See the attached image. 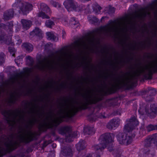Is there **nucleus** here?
Segmentation results:
<instances>
[{"instance_id":"obj_1","label":"nucleus","mask_w":157,"mask_h":157,"mask_svg":"<svg viewBox=\"0 0 157 157\" xmlns=\"http://www.w3.org/2000/svg\"><path fill=\"white\" fill-rule=\"evenodd\" d=\"M26 64L32 67L31 68H25L22 71L18 72L17 70L9 73L10 77L9 78H27L30 75L31 69H35L38 70L44 71L51 70L54 67L52 64L46 56H43L39 59L37 63L34 65V60L30 56L26 57Z\"/></svg>"},{"instance_id":"obj_2","label":"nucleus","mask_w":157,"mask_h":157,"mask_svg":"<svg viewBox=\"0 0 157 157\" xmlns=\"http://www.w3.org/2000/svg\"><path fill=\"white\" fill-rule=\"evenodd\" d=\"M12 9L5 11L3 14L4 19L9 20L12 18L14 14L20 13L21 12L24 14H26L32 10V6L27 2H24L21 0H16L12 5Z\"/></svg>"},{"instance_id":"obj_3","label":"nucleus","mask_w":157,"mask_h":157,"mask_svg":"<svg viewBox=\"0 0 157 157\" xmlns=\"http://www.w3.org/2000/svg\"><path fill=\"white\" fill-rule=\"evenodd\" d=\"M126 122L124 129V131L125 132L119 133L116 137L120 144L128 145L132 143V138L130 136H128L126 132H129L132 130L135 126L139 124V122L135 117H131Z\"/></svg>"},{"instance_id":"obj_4","label":"nucleus","mask_w":157,"mask_h":157,"mask_svg":"<svg viewBox=\"0 0 157 157\" xmlns=\"http://www.w3.org/2000/svg\"><path fill=\"white\" fill-rule=\"evenodd\" d=\"M108 87L112 90H129L137 85L138 79H109Z\"/></svg>"},{"instance_id":"obj_5","label":"nucleus","mask_w":157,"mask_h":157,"mask_svg":"<svg viewBox=\"0 0 157 157\" xmlns=\"http://www.w3.org/2000/svg\"><path fill=\"white\" fill-rule=\"evenodd\" d=\"M20 113L21 111L18 109L16 111L5 110L2 112L7 123L12 128H15L20 122L21 119L24 120V115H21Z\"/></svg>"},{"instance_id":"obj_6","label":"nucleus","mask_w":157,"mask_h":157,"mask_svg":"<svg viewBox=\"0 0 157 157\" xmlns=\"http://www.w3.org/2000/svg\"><path fill=\"white\" fill-rule=\"evenodd\" d=\"M83 99L80 101H76L75 103L76 105L74 106V109L76 112L78 109H86L87 106L89 104H96L101 100V98L99 96L95 94L92 95H88L87 96L83 95Z\"/></svg>"},{"instance_id":"obj_7","label":"nucleus","mask_w":157,"mask_h":157,"mask_svg":"<svg viewBox=\"0 0 157 157\" xmlns=\"http://www.w3.org/2000/svg\"><path fill=\"white\" fill-rule=\"evenodd\" d=\"M114 135L109 133H106L101 135L99 138L100 143L95 145L93 148L96 151L99 150L101 152L109 144L113 141Z\"/></svg>"},{"instance_id":"obj_8","label":"nucleus","mask_w":157,"mask_h":157,"mask_svg":"<svg viewBox=\"0 0 157 157\" xmlns=\"http://www.w3.org/2000/svg\"><path fill=\"white\" fill-rule=\"evenodd\" d=\"M95 41L94 36H89L85 40L76 41L74 45V48L77 52H80L82 49L87 48L90 45L94 44Z\"/></svg>"},{"instance_id":"obj_9","label":"nucleus","mask_w":157,"mask_h":157,"mask_svg":"<svg viewBox=\"0 0 157 157\" xmlns=\"http://www.w3.org/2000/svg\"><path fill=\"white\" fill-rule=\"evenodd\" d=\"M59 132L61 134L65 135L66 141L69 142L72 141L71 139L72 137H77L79 134V132L77 131L72 133L71 128L67 126L61 127L59 129Z\"/></svg>"},{"instance_id":"obj_10","label":"nucleus","mask_w":157,"mask_h":157,"mask_svg":"<svg viewBox=\"0 0 157 157\" xmlns=\"http://www.w3.org/2000/svg\"><path fill=\"white\" fill-rule=\"evenodd\" d=\"M148 105H146L145 107L144 110L140 108L138 112L142 115H144L145 113L147 116L151 118H154L157 114V105L153 104L151 105L150 109H148Z\"/></svg>"},{"instance_id":"obj_11","label":"nucleus","mask_w":157,"mask_h":157,"mask_svg":"<svg viewBox=\"0 0 157 157\" xmlns=\"http://www.w3.org/2000/svg\"><path fill=\"white\" fill-rule=\"evenodd\" d=\"M63 5L68 11L74 10L77 6V3L74 0H66L63 2Z\"/></svg>"},{"instance_id":"obj_12","label":"nucleus","mask_w":157,"mask_h":157,"mask_svg":"<svg viewBox=\"0 0 157 157\" xmlns=\"http://www.w3.org/2000/svg\"><path fill=\"white\" fill-rule=\"evenodd\" d=\"M157 142V134H153L148 136L144 141V146L146 147L150 146L152 144Z\"/></svg>"},{"instance_id":"obj_13","label":"nucleus","mask_w":157,"mask_h":157,"mask_svg":"<svg viewBox=\"0 0 157 157\" xmlns=\"http://www.w3.org/2000/svg\"><path fill=\"white\" fill-rule=\"evenodd\" d=\"M120 121V120L119 118L113 119L107 124V127L110 129H115L119 125Z\"/></svg>"},{"instance_id":"obj_14","label":"nucleus","mask_w":157,"mask_h":157,"mask_svg":"<svg viewBox=\"0 0 157 157\" xmlns=\"http://www.w3.org/2000/svg\"><path fill=\"white\" fill-rule=\"evenodd\" d=\"M13 24L12 22H10L7 24L6 25H5L3 23L0 24V31H1L3 29H5L7 30V31L10 34L12 33L13 32ZM10 36H11V35L10 34Z\"/></svg>"},{"instance_id":"obj_15","label":"nucleus","mask_w":157,"mask_h":157,"mask_svg":"<svg viewBox=\"0 0 157 157\" xmlns=\"http://www.w3.org/2000/svg\"><path fill=\"white\" fill-rule=\"evenodd\" d=\"M62 154L66 157H72L73 153L72 149L69 146L64 147L61 151Z\"/></svg>"},{"instance_id":"obj_16","label":"nucleus","mask_w":157,"mask_h":157,"mask_svg":"<svg viewBox=\"0 0 157 157\" xmlns=\"http://www.w3.org/2000/svg\"><path fill=\"white\" fill-rule=\"evenodd\" d=\"M136 67H133V69L135 71H134V73L135 74H140L145 72V70L148 68V66L146 65L145 66H142L140 65L137 66L136 65Z\"/></svg>"},{"instance_id":"obj_17","label":"nucleus","mask_w":157,"mask_h":157,"mask_svg":"<svg viewBox=\"0 0 157 157\" xmlns=\"http://www.w3.org/2000/svg\"><path fill=\"white\" fill-rule=\"evenodd\" d=\"M97 118H106V117L101 113H100L99 114H96V115L92 114L88 117V119L89 121L92 122L95 121L97 119Z\"/></svg>"},{"instance_id":"obj_18","label":"nucleus","mask_w":157,"mask_h":157,"mask_svg":"<svg viewBox=\"0 0 157 157\" xmlns=\"http://www.w3.org/2000/svg\"><path fill=\"white\" fill-rule=\"evenodd\" d=\"M76 9L75 10L76 11L79 12L85 11V12L86 13H89L90 12V9L89 5L84 6L83 5H81L79 6H78L77 4V6L76 7Z\"/></svg>"},{"instance_id":"obj_19","label":"nucleus","mask_w":157,"mask_h":157,"mask_svg":"<svg viewBox=\"0 0 157 157\" xmlns=\"http://www.w3.org/2000/svg\"><path fill=\"white\" fill-rule=\"evenodd\" d=\"M150 13L147 11L144 10V11H141L140 13L137 14L136 17L142 20L147 15L150 16Z\"/></svg>"},{"instance_id":"obj_20","label":"nucleus","mask_w":157,"mask_h":157,"mask_svg":"<svg viewBox=\"0 0 157 157\" xmlns=\"http://www.w3.org/2000/svg\"><path fill=\"white\" fill-rule=\"evenodd\" d=\"M42 32L41 30L38 28L36 27L30 33V35L33 37L36 36L39 37L42 36Z\"/></svg>"},{"instance_id":"obj_21","label":"nucleus","mask_w":157,"mask_h":157,"mask_svg":"<svg viewBox=\"0 0 157 157\" xmlns=\"http://www.w3.org/2000/svg\"><path fill=\"white\" fill-rule=\"evenodd\" d=\"M24 29L27 30L30 27L32 22L31 21L25 19H22L21 21Z\"/></svg>"},{"instance_id":"obj_22","label":"nucleus","mask_w":157,"mask_h":157,"mask_svg":"<svg viewBox=\"0 0 157 157\" xmlns=\"http://www.w3.org/2000/svg\"><path fill=\"white\" fill-rule=\"evenodd\" d=\"M95 130L93 127L87 126L84 128L83 132L85 134L90 135L95 133Z\"/></svg>"},{"instance_id":"obj_23","label":"nucleus","mask_w":157,"mask_h":157,"mask_svg":"<svg viewBox=\"0 0 157 157\" xmlns=\"http://www.w3.org/2000/svg\"><path fill=\"white\" fill-rule=\"evenodd\" d=\"M76 146L77 150L78 151L83 150L85 147V141L83 140H80Z\"/></svg>"},{"instance_id":"obj_24","label":"nucleus","mask_w":157,"mask_h":157,"mask_svg":"<svg viewBox=\"0 0 157 157\" xmlns=\"http://www.w3.org/2000/svg\"><path fill=\"white\" fill-rule=\"evenodd\" d=\"M69 24L73 28H76L79 25L78 21L74 17H72L70 21Z\"/></svg>"},{"instance_id":"obj_25","label":"nucleus","mask_w":157,"mask_h":157,"mask_svg":"<svg viewBox=\"0 0 157 157\" xmlns=\"http://www.w3.org/2000/svg\"><path fill=\"white\" fill-rule=\"evenodd\" d=\"M144 93H148L152 96H154L156 95V90L151 87H148L147 89L144 91Z\"/></svg>"},{"instance_id":"obj_26","label":"nucleus","mask_w":157,"mask_h":157,"mask_svg":"<svg viewBox=\"0 0 157 157\" xmlns=\"http://www.w3.org/2000/svg\"><path fill=\"white\" fill-rule=\"evenodd\" d=\"M22 46L28 52H32L33 49V45L29 43H24L22 44Z\"/></svg>"},{"instance_id":"obj_27","label":"nucleus","mask_w":157,"mask_h":157,"mask_svg":"<svg viewBox=\"0 0 157 157\" xmlns=\"http://www.w3.org/2000/svg\"><path fill=\"white\" fill-rule=\"evenodd\" d=\"M46 34L48 39L55 41L57 40V37L52 32H48L46 33Z\"/></svg>"},{"instance_id":"obj_28","label":"nucleus","mask_w":157,"mask_h":157,"mask_svg":"<svg viewBox=\"0 0 157 157\" xmlns=\"http://www.w3.org/2000/svg\"><path fill=\"white\" fill-rule=\"evenodd\" d=\"M40 8L42 10L45 11L47 13H50V8L46 4L44 3L40 4Z\"/></svg>"},{"instance_id":"obj_29","label":"nucleus","mask_w":157,"mask_h":157,"mask_svg":"<svg viewBox=\"0 0 157 157\" xmlns=\"http://www.w3.org/2000/svg\"><path fill=\"white\" fill-rule=\"evenodd\" d=\"M92 8L96 14H100L101 8L96 3L93 5Z\"/></svg>"},{"instance_id":"obj_30","label":"nucleus","mask_w":157,"mask_h":157,"mask_svg":"<svg viewBox=\"0 0 157 157\" xmlns=\"http://www.w3.org/2000/svg\"><path fill=\"white\" fill-rule=\"evenodd\" d=\"M52 124L50 125L51 127H53L55 126L56 127L60 123L59 121L57 118H54V119H52Z\"/></svg>"},{"instance_id":"obj_31","label":"nucleus","mask_w":157,"mask_h":157,"mask_svg":"<svg viewBox=\"0 0 157 157\" xmlns=\"http://www.w3.org/2000/svg\"><path fill=\"white\" fill-rule=\"evenodd\" d=\"M143 93L144 95V98L146 101L149 102L152 101V96L150 94H148V93H144V91Z\"/></svg>"},{"instance_id":"obj_32","label":"nucleus","mask_w":157,"mask_h":157,"mask_svg":"<svg viewBox=\"0 0 157 157\" xmlns=\"http://www.w3.org/2000/svg\"><path fill=\"white\" fill-rule=\"evenodd\" d=\"M108 148L109 151H113V154L115 156H117V155H118V153L119 152V154L120 153V151L119 148L118 149H113L112 147H109Z\"/></svg>"},{"instance_id":"obj_33","label":"nucleus","mask_w":157,"mask_h":157,"mask_svg":"<svg viewBox=\"0 0 157 157\" xmlns=\"http://www.w3.org/2000/svg\"><path fill=\"white\" fill-rule=\"evenodd\" d=\"M115 12V9L114 7H107L105 8V13H107L109 14H111Z\"/></svg>"},{"instance_id":"obj_34","label":"nucleus","mask_w":157,"mask_h":157,"mask_svg":"<svg viewBox=\"0 0 157 157\" xmlns=\"http://www.w3.org/2000/svg\"><path fill=\"white\" fill-rule=\"evenodd\" d=\"M147 130L148 132L157 130V125H153L152 124H150L147 127Z\"/></svg>"},{"instance_id":"obj_35","label":"nucleus","mask_w":157,"mask_h":157,"mask_svg":"<svg viewBox=\"0 0 157 157\" xmlns=\"http://www.w3.org/2000/svg\"><path fill=\"white\" fill-rule=\"evenodd\" d=\"M11 94L9 101L11 103L14 104L16 102V98L13 93H11Z\"/></svg>"},{"instance_id":"obj_36","label":"nucleus","mask_w":157,"mask_h":157,"mask_svg":"<svg viewBox=\"0 0 157 157\" xmlns=\"http://www.w3.org/2000/svg\"><path fill=\"white\" fill-rule=\"evenodd\" d=\"M23 58V56L22 55H20V56H18L16 58V59H15V61L17 64L18 66L20 64V63H21L22 61V59Z\"/></svg>"},{"instance_id":"obj_37","label":"nucleus","mask_w":157,"mask_h":157,"mask_svg":"<svg viewBox=\"0 0 157 157\" xmlns=\"http://www.w3.org/2000/svg\"><path fill=\"white\" fill-rule=\"evenodd\" d=\"M45 24L46 26L49 28H51L54 25V23L53 21L49 20H47L45 23Z\"/></svg>"},{"instance_id":"obj_38","label":"nucleus","mask_w":157,"mask_h":157,"mask_svg":"<svg viewBox=\"0 0 157 157\" xmlns=\"http://www.w3.org/2000/svg\"><path fill=\"white\" fill-rule=\"evenodd\" d=\"M60 70L61 72H64L65 73H68L69 70L68 67L62 64L60 66Z\"/></svg>"},{"instance_id":"obj_39","label":"nucleus","mask_w":157,"mask_h":157,"mask_svg":"<svg viewBox=\"0 0 157 157\" xmlns=\"http://www.w3.org/2000/svg\"><path fill=\"white\" fill-rule=\"evenodd\" d=\"M39 17H41L42 18L48 19L49 18V17L44 12H40L38 13Z\"/></svg>"},{"instance_id":"obj_40","label":"nucleus","mask_w":157,"mask_h":157,"mask_svg":"<svg viewBox=\"0 0 157 157\" xmlns=\"http://www.w3.org/2000/svg\"><path fill=\"white\" fill-rule=\"evenodd\" d=\"M144 153L147 155L151 154V155H152L154 154V152L153 151L152 152V151H151L150 150L149 148L146 147L144 149Z\"/></svg>"},{"instance_id":"obj_41","label":"nucleus","mask_w":157,"mask_h":157,"mask_svg":"<svg viewBox=\"0 0 157 157\" xmlns=\"http://www.w3.org/2000/svg\"><path fill=\"white\" fill-rule=\"evenodd\" d=\"M50 3L51 5L55 7L59 8L61 7V5L59 3L54 1H51Z\"/></svg>"},{"instance_id":"obj_42","label":"nucleus","mask_w":157,"mask_h":157,"mask_svg":"<svg viewBox=\"0 0 157 157\" xmlns=\"http://www.w3.org/2000/svg\"><path fill=\"white\" fill-rule=\"evenodd\" d=\"M88 20L90 21L97 22L98 21V19L95 17L89 16L88 17Z\"/></svg>"},{"instance_id":"obj_43","label":"nucleus","mask_w":157,"mask_h":157,"mask_svg":"<svg viewBox=\"0 0 157 157\" xmlns=\"http://www.w3.org/2000/svg\"><path fill=\"white\" fill-rule=\"evenodd\" d=\"M8 50L12 56H14L16 53L15 49L13 48L10 47L8 48Z\"/></svg>"},{"instance_id":"obj_44","label":"nucleus","mask_w":157,"mask_h":157,"mask_svg":"<svg viewBox=\"0 0 157 157\" xmlns=\"http://www.w3.org/2000/svg\"><path fill=\"white\" fill-rule=\"evenodd\" d=\"M5 56L4 54L1 52L0 54V64L3 63L4 62Z\"/></svg>"},{"instance_id":"obj_45","label":"nucleus","mask_w":157,"mask_h":157,"mask_svg":"<svg viewBox=\"0 0 157 157\" xmlns=\"http://www.w3.org/2000/svg\"><path fill=\"white\" fill-rule=\"evenodd\" d=\"M14 38L15 39V42H16V44L19 45L21 44L22 41L18 36H14Z\"/></svg>"},{"instance_id":"obj_46","label":"nucleus","mask_w":157,"mask_h":157,"mask_svg":"<svg viewBox=\"0 0 157 157\" xmlns=\"http://www.w3.org/2000/svg\"><path fill=\"white\" fill-rule=\"evenodd\" d=\"M0 40L6 41V35L4 33L0 34Z\"/></svg>"},{"instance_id":"obj_47","label":"nucleus","mask_w":157,"mask_h":157,"mask_svg":"<svg viewBox=\"0 0 157 157\" xmlns=\"http://www.w3.org/2000/svg\"><path fill=\"white\" fill-rule=\"evenodd\" d=\"M37 120L35 118H34L33 120H29V123L31 124H34L37 121Z\"/></svg>"},{"instance_id":"obj_48","label":"nucleus","mask_w":157,"mask_h":157,"mask_svg":"<svg viewBox=\"0 0 157 157\" xmlns=\"http://www.w3.org/2000/svg\"><path fill=\"white\" fill-rule=\"evenodd\" d=\"M49 57L53 60L56 58V56H55V54L53 52L51 55H49Z\"/></svg>"},{"instance_id":"obj_49","label":"nucleus","mask_w":157,"mask_h":157,"mask_svg":"<svg viewBox=\"0 0 157 157\" xmlns=\"http://www.w3.org/2000/svg\"><path fill=\"white\" fill-rule=\"evenodd\" d=\"M148 80V82H150V83H151L153 80L154 79H140V82H142V83H143L144 82H145V80Z\"/></svg>"},{"instance_id":"obj_50","label":"nucleus","mask_w":157,"mask_h":157,"mask_svg":"<svg viewBox=\"0 0 157 157\" xmlns=\"http://www.w3.org/2000/svg\"><path fill=\"white\" fill-rule=\"evenodd\" d=\"M62 22L65 25L67 24V17H65L64 19H62Z\"/></svg>"},{"instance_id":"obj_51","label":"nucleus","mask_w":157,"mask_h":157,"mask_svg":"<svg viewBox=\"0 0 157 157\" xmlns=\"http://www.w3.org/2000/svg\"><path fill=\"white\" fill-rule=\"evenodd\" d=\"M113 115L114 116H116L118 115H121V113L120 112H119L118 111H117L114 112Z\"/></svg>"},{"instance_id":"obj_52","label":"nucleus","mask_w":157,"mask_h":157,"mask_svg":"<svg viewBox=\"0 0 157 157\" xmlns=\"http://www.w3.org/2000/svg\"><path fill=\"white\" fill-rule=\"evenodd\" d=\"M62 33V37L63 38H64L65 36L66 35V33H65V31L63 30Z\"/></svg>"},{"instance_id":"obj_53","label":"nucleus","mask_w":157,"mask_h":157,"mask_svg":"<svg viewBox=\"0 0 157 157\" xmlns=\"http://www.w3.org/2000/svg\"><path fill=\"white\" fill-rule=\"evenodd\" d=\"M49 143L47 142V141H45L44 143L43 147H46L49 144Z\"/></svg>"},{"instance_id":"obj_54","label":"nucleus","mask_w":157,"mask_h":157,"mask_svg":"<svg viewBox=\"0 0 157 157\" xmlns=\"http://www.w3.org/2000/svg\"><path fill=\"white\" fill-rule=\"evenodd\" d=\"M4 75L3 73H0V78H3Z\"/></svg>"},{"instance_id":"obj_55","label":"nucleus","mask_w":157,"mask_h":157,"mask_svg":"<svg viewBox=\"0 0 157 157\" xmlns=\"http://www.w3.org/2000/svg\"><path fill=\"white\" fill-rule=\"evenodd\" d=\"M105 31L106 32H109L110 33L111 31V28H109L108 29H106Z\"/></svg>"},{"instance_id":"obj_56","label":"nucleus","mask_w":157,"mask_h":157,"mask_svg":"<svg viewBox=\"0 0 157 157\" xmlns=\"http://www.w3.org/2000/svg\"><path fill=\"white\" fill-rule=\"evenodd\" d=\"M132 21L131 20H128V24H130L131 23H132Z\"/></svg>"},{"instance_id":"obj_57","label":"nucleus","mask_w":157,"mask_h":157,"mask_svg":"<svg viewBox=\"0 0 157 157\" xmlns=\"http://www.w3.org/2000/svg\"><path fill=\"white\" fill-rule=\"evenodd\" d=\"M51 44L50 43H47L45 45V46L47 47L48 46H50V45H51Z\"/></svg>"},{"instance_id":"obj_58","label":"nucleus","mask_w":157,"mask_h":157,"mask_svg":"<svg viewBox=\"0 0 157 157\" xmlns=\"http://www.w3.org/2000/svg\"><path fill=\"white\" fill-rule=\"evenodd\" d=\"M120 154L121 153L119 154V152L118 153V155H117V156H116V157H120Z\"/></svg>"},{"instance_id":"obj_59","label":"nucleus","mask_w":157,"mask_h":157,"mask_svg":"<svg viewBox=\"0 0 157 157\" xmlns=\"http://www.w3.org/2000/svg\"><path fill=\"white\" fill-rule=\"evenodd\" d=\"M105 17H102L101 19V21H102V20L104 19Z\"/></svg>"},{"instance_id":"obj_60","label":"nucleus","mask_w":157,"mask_h":157,"mask_svg":"<svg viewBox=\"0 0 157 157\" xmlns=\"http://www.w3.org/2000/svg\"><path fill=\"white\" fill-rule=\"evenodd\" d=\"M56 144H53V145H52V146L53 147H56Z\"/></svg>"},{"instance_id":"obj_61","label":"nucleus","mask_w":157,"mask_h":157,"mask_svg":"<svg viewBox=\"0 0 157 157\" xmlns=\"http://www.w3.org/2000/svg\"><path fill=\"white\" fill-rule=\"evenodd\" d=\"M135 135L134 134H133L132 135V136H131L132 138H134L135 137Z\"/></svg>"},{"instance_id":"obj_62","label":"nucleus","mask_w":157,"mask_h":157,"mask_svg":"<svg viewBox=\"0 0 157 157\" xmlns=\"http://www.w3.org/2000/svg\"><path fill=\"white\" fill-rule=\"evenodd\" d=\"M96 157H100V156L99 155H97Z\"/></svg>"},{"instance_id":"obj_63","label":"nucleus","mask_w":157,"mask_h":157,"mask_svg":"<svg viewBox=\"0 0 157 157\" xmlns=\"http://www.w3.org/2000/svg\"><path fill=\"white\" fill-rule=\"evenodd\" d=\"M154 7L155 6H152L151 7V8H152V9H153L154 8Z\"/></svg>"},{"instance_id":"obj_64","label":"nucleus","mask_w":157,"mask_h":157,"mask_svg":"<svg viewBox=\"0 0 157 157\" xmlns=\"http://www.w3.org/2000/svg\"><path fill=\"white\" fill-rule=\"evenodd\" d=\"M155 66H157V63H155V65H154V67H155Z\"/></svg>"}]
</instances>
